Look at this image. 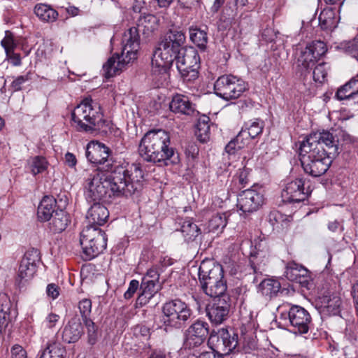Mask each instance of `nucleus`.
I'll return each instance as SVG.
<instances>
[{
    "label": "nucleus",
    "mask_w": 358,
    "mask_h": 358,
    "mask_svg": "<svg viewBox=\"0 0 358 358\" xmlns=\"http://www.w3.org/2000/svg\"><path fill=\"white\" fill-rule=\"evenodd\" d=\"M110 149L99 141L87 145L86 157L92 164L102 165L88 178L86 196L92 201L110 198H129L143 187V173L138 164L129 169L115 166L109 159Z\"/></svg>",
    "instance_id": "obj_1"
},
{
    "label": "nucleus",
    "mask_w": 358,
    "mask_h": 358,
    "mask_svg": "<svg viewBox=\"0 0 358 358\" xmlns=\"http://www.w3.org/2000/svg\"><path fill=\"white\" fill-rule=\"evenodd\" d=\"M182 31H171L155 50L151 61L152 75L160 78L166 76L169 66L175 61L185 42Z\"/></svg>",
    "instance_id": "obj_2"
},
{
    "label": "nucleus",
    "mask_w": 358,
    "mask_h": 358,
    "mask_svg": "<svg viewBox=\"0 0 358 358\" xmlns=\"http://www.w3.org/2000/svg\"><path fill=\"white\" fill-rule=\"evenodd\" d=\"M138 152L145 161L154 164L169 159L174 154L170 136L163 129L148 131L140 141Z\"/></svg>",
    "instance_id": "obj_3"
},
{
    "label": "nucleus",
    "mask_w": 358,
    "mask_h": 358,
    "mask_svg": "<svg viewBox=\"0 0 358 358\" xmlns=\"http://www.w3.org/2000/svg\"><path fill=\"white\" fill-rule=\"evenodd\" d=\"M72 125L78 131L92 132L104 124L101 107L91 98L84 99L71 113Z\"/></svg>",
    "instance_id": "obj_4"
},
{
    "label": "nucleus",
    "mask_w": 358,
    "mask_h": 358,
    "mask_svg": "<svg viewBox=\"0 0 358 358\" xmlns=\"http://www.w3.org/2000/svg\"><path fill=\"white\" fill-rule=\"evenodd\" d=\"M299 155L304 171L313 177H319L324 174L334 158L328 155L326 150L316 149L304 142L300 144Z\"/></svg>",
    "instance_id": "obj_5"
},
{
    "label": "nucleus",
    "mask_w": 358,
    "mask_h": 358,
    "mask_svg": "<svg viewBox=\"0 0 358 358\" xmlns=\"http://www.w3.org/2000/svg\"><path fill=\"white\" fill-rule=\"evenodd\" d=\"M341 138L343 141L348 139L349 136L343 130L326 131L310 134L302 142L310 145L316 149L326 150L328 155L336 157L341 150Z\"/></svg>",
    "instance_id": "obj_6"
},
{
    "label": "nucleus",
    "mask_w": 358,
    "mask_h": 358,
    "mask_svg": "<svg viewBox=\"0 0 358 358\" xmlns=\"http://www.w3.org/2000/svg\"><path fill=\"white\" fill-rule=\"evenodd\" d=\"M192 315L188 306L180 299H174L165 303L162 306L160 322L161 328L169 331L173 328H181Z\"/></svg>",
    "instance_id": "obj_7"
},
{
    "label": "nucleus",
    "mask_w": 358,
    "mask_h": 358,
    "mask_svg": "<svg viewBox=\"0 0 358 358\" xmlns=\"http://www.w3.org/2000/svg\"><path fill=\"white\" fill-rule=\"evenodd\" d=\"M105 233L98 227L87 225L80 233V243L87 259H90L106 248Z\"/></svg>",
    "instance_id": "obj_8"
},
{
    "label": "nucleus",
    "mask_w": 358,
    "mask_h": 358,
    "mask_svg": "<svg viewBox=\"0 0 358 358\" xmlns=\"http://www.w3.org/2000/svg\"><path fill=\"white\" fill-rule=\"evenodd\" d=\"M214 90L217 96L229 101L239 98L248 90V85L236 76L224 75L217 79L214 84Z\"/></svg>",
    "instance_id": "obj_9"
},
{
    "label": "nucleus",
    "mask_w": 358,
    "mask_h": 358,
    "mask_svg": "<svg viewBox=\"0 0 358 358\" xmlns=\"http://www.w3.org/2000/svg\"><path fill=\"white\" fill-rule=\"evenodd\" d=\"M327 52L325 43L320 41H314L305 48H301L297 57V65L301 74L309 72L317 61Z\"/></svg>",
    "instance_id": "obj_10"
},
{
    "label": "nucleus",
    "mask_w": 358,
    "mask_h": 358,
    "mask_svg": "<svg viewBox=\"0 0 358 358\" xmlns=\"http://www.w3.org/2000/svg\"><path fill=\"white\" fill-rule=\"evenodd\" d=\"M280 318L288 322L292 328V331L299 334L308 331L312 321L309 313L304 308L297 305H293L288 313H281Z\"/></svg>",
    "instance_id": "obj_11"
},
{
    "label": "nucleus",
    "mask_w": 358,
    "mask_h": 358,
    "mask_svg": "<svg viewBox=\"0 0 358 358\" xmlns=\"http://www.w3.org/2000/svg\"><path fill=\"white\" fill-rule=\"evenodd\" d=\"M208 343L214 352L229 355L238 345V335H231L227 329L221 328L210 333Z\"/></svg>",
    "instance_id": "obj_12"
},
{
    "label": "nucleus",
    "mask_w": 358,
    "mask_h": 358,
    "mask_svg": "<svg viewBox=\"0 0 358 358\" xmlns=\"http://www.w3.org/2000/svg\"><path fill=\"white\" fill-rule=\"evenodd\" d=\"M342 304L340 293L332 286L322 292L317 299L320 312L325 315H338L341 313Z\"/></svg>",
    "instance_id": "obj_13"
},
{
    "label": "nucleus",
    "mask_w": 358,
    "mask_h": 358,
    "mask_svg": "<svg viewBox=\"0 0 358 358\" xmlns=\"http://www.w3.org/2000/svg\"><path fill=\"white\" fill-rule=\"evenodd\" d=\"M208 334L207 322L200 320L195 322L185 332L184 348L191 350L201 346Z\"/></svg>",
    "instance_id": "obj_14"
},
{
    "label": "nucleus",
    "mask_w": 358,
    "mask_h": 358,
    "mask_svg": "<svg viewBox=\"0 0 358 358\" xmlns=\"http://www.w3.org/2000/svg\"><path fill=\"white\" fill-rule=\"evenodd\" d=\"M40 260L38 250L31 248L24 255L20 262L17 273V281L19 283L31 280L36 271V263Z\"/></svg>",
    "instance_id": "obj_15"
},
{
    "label": "nucleus",
    "mask_w": 358,
    "mask_h": 358,
    "mask_svg": "<svg viewBox=\"0 0 358 358\" xmlns=\"http://www.w3.org/2000/svg\"><path fill=\"white\" fill-rule=\"evenodd\" d=\"M228 299L227 296L217 297L207 306V316L212 323L220 324L228 318L230 310Z\"/></svg>",
    "instance_id": "obj_16"
},
{
    "label": "nucleus",
    "mask_w": 358,
    "mask_h": 358,
    "mask_svg": "<svg viewBox=\"0 0 358 358\" xmlns=\"http://www.w3.org/2000/svg\"><path fill=\"white\" fill-rule=\"evenodd\" d=\"M262 193L254 189L243 191L238 198V206L244 213L257 210L264 203Z\"/></svg>",
    "instance_id": "obj_17"
},
{
    "label": "nucleus",
    "mask_w": 358,
    "mask_h": 358,
    "mask_svg": "<svg viewBox=\"0 0 358 358\" xmlns=\"http://www.w3.org/2000/svg\"><path fill=\"white\" fill-rule=\"evenodd\" d=\"M122 57L127 55L130 59L135 60L140 46V36L136 27H131L125 31L122 35Z\"/></svg>",
    "instance_id": "obj_18"
},
{
    "label": "nucleus",
    "mask_w": 358,
    "mask_h": 358,
    "mask_svg": "<svg viewBox=\"0 0 358 358\" xmlns=\"http://www.w3.org/2000/svg\"><path fill=\"white\" fill-rule=\"evenodd\" d=\"M308 197V192H305L304 181L301 178H296L287 183L282 192V198L285 202H301Z\"/></svg>",
    "instance_id": "obj_19"
},
{
    "label": "nucleus",
    "mask_w": 358,
    "mask_h": 358,
    "mask_svg": "<svg viewBox=\"0 0 358 358\" xmlns=\"http://www.w3.org/2000/svg\"><path fill=\"white\" fill-rule=\"evenodd\" d=\"M285 275L289 280L296 282L303 287H308L310 280L309 272L303 266L294 262L287 263Z\"/></svg>",
    "instance_id": "obj_20"
},
{
    "label": "nucleus",
    "mask_w": 358,
    "mask_h": 358,
    "mask_svg": "<svg viewBox=\"0 0 358 358\" xmlns=\"http://www.w3.org/2000/svg\"><path fill=\"white\" fill-rule=\"evenodd\" d=\"M133 61L127 55L122 57V54L120 55L117 53L114 54L103 66L105 76L110 78L119 74L126 68L128 64Z\"/></svg>",
    "instance_id": "obj_21"
},
{
    "label": "nucleus",
    "mask_w": 358,
    "mask_h": 358,
    "mask_svg": "<svg viewBox=\"0 0 358 358\" xmlns=\"http://www.w3.org/2000/svg\"><path fill=\"white\" fill-rule=\"evenodd\" d=\"M109 217V212L107 208L99 202H95L89 208L86 218L89 222L88 225L101 226L104 224Z\"/></svg>",
    "instance_id": "obj_22"
},
{
    "label": "nucleus",
    "mask_w": 358,
    "mask_h": 358,
    "mask_svg": "<svg viewBox=\"0 0 358 358\" xmlns=\"http://www.w3.org/2000/svg\"><path fill=\"white\" fill-rule=\"evenodd\" d=\"M199 55L193 48H186L182 46L175 59L178 71H184L185 65L189 66H199Z\"/></svg>",
    "instance_id": "obj_23"
},
{
    "label": "nucleus",
    "mask_w": 358,
    "mask_h": 358,
    "mask_svg": "<svg viewBox=\"0 0 358 358\" xmlns=\"http://www.w3.org/2000/svg\"><path fill=\"white\" fill-rule=\"evenodd\" d=\"M201 286L206 294L210 297L217 298L226 296L227 290L226 281L224 280V275L217 278H212L210 280L201 282Z\"/></svg>",
    "instance_id": "obj_24"
},
{
    "label": "nucleus",
    "mask_w": 358,
    "mask_h": 358,
    "mask_svg": "<svg viewBox=\"0 0 358 358\" xmlns=\"http://www.w3.org/2000/svg\"><path fill=\"white\" fill-rule=\"evenodd\" d=\"M222 275H224V271L220 264H215L212 260H203L201 262L199 268L200 283L210 280L212 278H220Z\"/></svg>",
    "instance_id": "obj_25"
},
{
    "label": "nucleus",
    "mask_w": 358,
    "mask_h": 358,
    "mask_svg": "<svg viewBox=\"0 0 358 358\" xmlns=\"http://www.w3.org/2000/svg\"><path fill=\"white\" fill-rule=\"evenodd\" d=\"M83 334L82 324L79 319L72 318L62 330V340L67 343H74L79 341Z\"/></svg>",
    "instance_id": "obj_26"
},
{
    "label": "nucleus",
    "mask_w": 358,
    "mask_h": 358,
    "mask_svg": "<svg viewBox=\"0 0 358 358\" xmlns=\"http://www.w3.org/2000/svg\"><path fill=\"white\" fill-rule=\"evenodd\" d=\"M170 109L175 113L191 115L194 112V108L189 98L182 94H176L173 96L169 103Z\"/></svg>",
    "instance_id": "obj_27"
},
{
    "label": "nucleus",
    "mask_w": 358,
    "mask_h": 358,
    "mask_svg": "<svg viewBox=\"0 0 358 358\" xmlns=\"http://www.w3.org/2000/svg\"><path fill=\"white\" fill-rule=\"evenodd\" d=\"M11 306L8 296L5 293H0V334L11 320Z\"/></svg>",
    "instance_id": "obj_28"
},
{
    "label": "nucleus",
    "mask_w": 358,
    "mask_h": 358,
    "mask_svg": "<svg viewBox=\"0 0 358 358\" xmlns=\"http://www.w3.org/2000/svg\"><path fill=\"white\" fill-rule=\"evenodd\" d=\"M148 278H143L140 285L141 292L138 296V300L141 304L147 303L161 287L159 283L153 282L152 280H148Z\"/></svg>",
    "instance_id": "obj_29"
},
{
    "label": "nucleus",
    "mask_w": 358,
    "mask_h": 358,
    "mask_svg": "<svg viewBox=\"0 0 358 358\" xmlns=\"http://www.w3.org/2000/svg\"><path fill=\"white\" fill-rule=\"evenodd\" d=\"M56 199L51 196H45L38 207V217L41 221L50 220L51 217L53 215V213H55L56 207Z\"/></svg>",
    "instance_id": "obj_30"
},
{
    "label": "nucleus",
    "mask_w": 358,
    "mask_h": 358,
    "mask_svg": "<svg viewBox=\"0 0 358 358\" xmlns=\"http://www.w3.org/2000/svg\"><path fill=\"white\" fill-rule=\"evenodd\" d=\"M158 18L149 13H142L137 20L138 30H141L144 34H149L157 29Z\"/></svg>",
    "instance_id": "obj_31"
},
{
    "label": "nucleus",
    "mask_w": 358,
    "mask_h": 358,
    "mask_svg": "<svg viewBox=\"0 0 358 358\" xmlns=\"http://www.w3.org/2000/svg\"><path fill=\"white\" fill-rule=\"evenodd\" d=\"M264 122L259 119H255L246 122L241 131L238 133V138L243 136V138H255L262 134L264 128Z\"/></svg>",
    "instance_id": "obj_32"
},
{
    "label": "nucleus",
    "mask_w": 358,
    "mask_h": 358,
    "mask_svg": "<svg viewBox=\"0 0 358 358\" xmlns=\"http://www.w3.org/2000/svg\"><path fill=\"white\" fill-rule=\"evenodd\" d=\"M358 94V76L350 79L347 83L337 90L336 96L338 100H346L354 98Z\"/></svg>",
    "instance_id": "obj_33"
},
{
    "label": "nucleus",
    "mask_w": 358,
    "mask_h": 358,
    "mask_svg": "<svg viewBox=\"0 0 358 358\" xmlns=\"http://www.w3.org/2000/svg\"><path fill=\"white\" fill-rule=\"evenodd\" d=\"M50 220L49 228L53 233H60L63 231L69 222V215L66 212L63 210L56 211Z\"/></svg>",
    "instance_id": "obj_34"
},
{
    "label": "nucleus",
    "mask_w": 358,
    "mask_h": 358,
    "mask_svg": "<svg viewBox=\"0 0 358 358\" xmlns=\"http://www.w3.org/2000/svg\"><path fill=\"white\" fill-rule=\"evenodd\" d=\"M319 25L322 29L331 30L336 27V13L331 8H325L320 14Z\"/></svg>",
    "instance_id": "obj_35"
},
{
    "label": "nucleus",
    "mask_w": 358,
    "mask_h": 358,
    "mask_svg": "<svg viewBox=\"0 0 358 358\" xmlns=\"http://www.w3.org/2000/svg\"><path fill=\"white\" fill-rule=\"evenodd\" d=\"M34 13L40 20L47 22H52L58 17L57 11L47 4H37L34 8Z\"/></svg>",
    "instance_id": "obj_36"
},
{
    "label": "nucleus",
    "mask_w": 358,
    "mask_h": 358,
    "mask_svg": "<svg viewBox=\"0 0 358 358\" xmlns=\"http://www.w3.org/2000/svg\"><path fill=\"white\" fill-rule=\"evenodd\" d=\"M66 350L61 343L53 342L48 343L43 350L40 358H65Z\"/></svg>",
    "instance_id": "obj_37"
},
{
    "label": "nucleus",
    "mask_w": 358,
    "mask_h": 358,
    "mask_svg": "<svg viewBox=\"0 0 358 358\" xmlns=\"http://www.w3.org/2000/svg\"><path fill=\"white\" fill-rule=\"evenodd\" d=\"M189 38L191 41L199 48L204 49L208 43V34L205 30L197 27H191L189 29Z\"/></svg>",
    "instance_id": "obj_38"
},
{
    "label": "nucleus",
    "mask_w": 358,
    "mask_h": 358,
    "mask_svg": "<svg viewBox=\"0 0 358 358\" xmlns=\"http://www.w3.org/2000/svg\"><path fill=\"white\" fill-rule=\"evenodd\" d=\"M259 289L263 295L272 297L280 291V284L274 279H264L260 282Z\"/></svg>",
    "instance_id": "obj_39"
},
{
    "label": "nucleus",
    "mask_w": 358,
    "mask_h": 358,
    "mask_svg": "<svg viewBox=\"0 0 358 358\" xmlns=\"http://www.w3.org/2000/svg\"><path fill=\"white\" fill-rule=\"evenodd\" d=\"M180 231L187 241H194L200 234V229L191 220L182 222Z\"/></svg>",
    "instance_id": "obj_40"
},
{
    "label": "nucleus",
    "mask_w": 358,
    "mask_h": 358,
    "mask_svg": "<svg viewBox=\"0 0 358 358\" xmlns=\"http://www.w3.org/2000/svg\"><path fill=\"white\" fill-rule=\"evenodd\" d=\"M209 122V117L206 115L201 117L198 120L196 124L197 135L199 140L202 142L206 141L208 138V135L210 134Z\"/></svg>",
    "instance_id": "obj_41"
},
{
    "label": "nucleus",
    "mask_w": 358,
    "mask_h": 358,
    "mask_svg": "<svg viewBox=\"0 0 358 358\" xmlns=\"http://www.w3.org/2000/svg\"><path fill=\"white\" fill-rule=\"evenodd\" d=\"M227 223V217L224 214H216L209 220L208 225L209 231L221 232Z\"/></svg>",
    "instance_id": "obj_42"
},
{
    "label": "nucleus",
    "mask_w": 358,
    "mask_h": 358,
    "mask_svg": "<svg viewBox=\"0 0 358 358\" xmlns=\"http://www.w3.org/2000/svg\"><path fill=\"white\" fill-rule=\"evenodd\" d=\"M238 134L226 145L225 150L229 155L234 154L236 150L243 148L248 143V138H243V136L238 139Z\"/></svg>",
    "instance_id": "obj_43"
},
{
    "label": "nucleus",
    "mask_w": 358,
    "mask_h": 358,
    "mask_svg": "<svg viewBox=\"0 0 358 358\" xmlns=\"http://www.w3.org/2000/svg\"><path fill=\"white\" fill-rule=\"evenodd\" d=\"M31 172L37 175L43 172L48 167V162L45 158L40 156L33 157L30 161Z\"/></svg>",
    "instance_id": "obj_44"
},
{
    "label": "nucleus",
    "mask_w": 358,
    "mask_h": 358,
    "mask_svg": "<svg viewBox=\"0 0 358 358\" xmlns=\"http://www.w3.org/2000/svg\"><path fill=\"white\" fill-rule=\"evenodd\" d=\"M184 71H178L185 82H192L198 78L199 66H189L185 65Z\"/></svg>",
    "instance_id": "obj_45"
},
{
    "label": "nucleus",
    "mask_w": 358,
    "mask_h": 358,
    "mask_svg": "<svg viewBox=\"0 0 358 358\" xmlns=\"http://www.w3.org/2000/svg\"><path fill=\"white\" fill-rule=\"evenodd\" d=\"M1 45L5 50L6 54L14 51L17 47V42L14 38L13 34L10 31H5V36L1 42Z\"/></svg>",
    "instance_id": "obj_46"
},
{
    "label": "nucleus",
    "mask_w": 358,
    "mask_h": 358,
    "mask_svg": "<svg viewBox=\"0 0 358 358\" xmlns=\"http://www.w3.org/2000/svg\"><path fill=\"white\" fill-rule=\"evenodd\" d=\"M327 75V70L324 63L320 64L313 71V78L315 82L323 83Z\"/></svg>",
    "instance_id": "obj_47"
},
{
    "label": "nucleus",
    "mask_w": 358,
    "mask_h": 358,
    "mask_svg": "<svg viewBox=\"0 0 358 358\" xmlns=\"http://www.w3.org/2000/svg\"><path fill=\"white\" fill-rule=\"evenodd\" d=\"M260 257V254H258L257 256L254 259L250 261L251 266L253 269L254 273L255 274L262 273L263 271H264V268L268 262V258H265L262 261L259 262Z\"/></svg>",
    "instance_id": "obj_48"
},
{
    "label": "nucleus",
    "mask_w": 358,
    "mask_h": 358,
    "mask_svg": "<svg viewBox=\"0 0 358 358\" xmlns=\"http://www.w3.org/2000/svg\"><path fill=\"white\" fill-rule=\"evenodd\" d=\"M343 45V48L345 52L358 60V36L353 41L345 43Z\"/></svg>",
    "instance_id": "obj_49"
},
{
    "label": "nucleus",
    "mask_w": 358,
    "mask_h": 358,
    "mask_svg": "<svg viewBox=\"0 0 358 358\" xmlns=\"http://www.w3.org/2000/svg\"><path fill=\"white\" fill-rule=\"evenodd\" d=\"M78 308L83 320L88 319L91 313L92 302L88 299H84L79 302Z\"/></svg>",
    "instance_id": "obj_50"
},
{
    "label": "nucleus",
    "mask_w": 358,
    "mask_h": 358,
    "mask_svg": "<svg viewBox=\"0 0 358 358\" xmlns=\"http://www.w3.org/2000/svg\"><path fill=\"white\" fill-rule=\"evenodd\" d=\"M87 329L89 342L94 344L96 339L97 329L94 323L90 319L83 320Z\"/></svg>",
    "instance_id": "obj_51"
},
{
    "label": "nucleus",
    "mask_w": 358,
    "mask_h": 358,
    "mask_svg": "<svg viewBox=\"0 0 358 358\" xmlns=\"http://www.w3.org/2000/svg\"><path fill=\"white\" fill-rule=\"evenodd\" d=\"M10 358H29L27 350L20 345L15 344L10 348Z\"/></svg>",
    "instance_id": "obj_52"
},
{
    "label": "nucleus",
    "mask_w": 358,
    "mask_h": 358,
    "mask_svg": "<svg viewBox=\"0 0 358 358\" xmlns=\"http://www.w3.org/2000/svg\"><path fill=\"white\" fill-rule=\"evenodd\" d=\"M59 319L60 317L59 315L50 313L45 317L43 324L47 328L52 329L58 324Z\"/></svg>",
    "instance_id": "obj_53"
},
{
    "label": "nucleus",
    "mask_w": 358,
    "mask_h": 358,
    "mask_svg": "<svg viewBox=\"0 0 358 358\" xmlns=\"http://www.w3.org/2000/svg\"><path fill=\"white\" fill-rule=\"evenodd\" d=\"M29 73L25 76H20L17 77L12 83L11 86L15 91L20 90L22 85L27 80L30 79Z\"/></svg>",
    "instance_id": "obj_54"
},
{
    "label": "nucleus",
    "mask_w": 358,
    "mask_h": 358,
    "mask_svg": "<svg viewBox=\"0 0 358 358\" xmlns=\"http://www.w3.org/2000/svg\"><path fill=\"white\" fill-rule=\"evenodd\" d=\"M139 287V282L136 280H132L129 282V287L125 292L124 296L126 299H131Z\"/></svg>",
    "instance_id": "obj_55"
},
{
    "label": "nucleus",
    "mask_w": 358,
    "mask_h": 358,
    "mask_svg": "<svg viewBox=\"0 0 358 358\" xmlns=\"http://www.w3.org/2000/svg\"><path fill=\"white\" fill-rule=\"evenodd\" d=\"M59 287L57 285L51 283L48 285L46 288V293L49 297L52 298V299H55L59 295Z\"/></svg>",
    "instance_id": "obj_56"
},
{
    "label": "nucleus",
    "mask_w": 358,
    "mask_h": 358,
    "mask_svg": "<svg viewBox=\"0 0 358 358\" xmlns=\"http://www.w3.org/2000/svg\"><path fill=\"white\" fill-rule=\"evenodd\" d=\"M6 57L9 62L15 66H17L21 64L20 55L19 54L15 53L14 51L8 52V55H6Z\"/></svg>",
    "instance_id": "obj_57"
},
{
    "label": "nucleus",
    "mask_w": 358,
    "mask_h": 358,
    "mask_svg": "<svg viewBox=\"0 0 358 358\" xmlns=\"http://www.w3.org/2000/svg\"><path fill=\"white\" fill-rule=\"evenodd\" d=\"M159 274L156 268H150L146 273V275L143 278H148V280H152L153 282L159 283Z\"/></svg>",
    "instance_id": "obj_58"
},
{
    "label": "nucleus",
    "mask_w": 358,
    "mask_h": 358,
    "mask_svg": "<svg viewBox=\"0 0 358 358\" xmlns=\"http://www.w3.org/2000/svg\"><path fill=\"white\" fill-rule=\"evenodd\" d=\"M355 327L352 324H348L345 331V335L348 339L352 342L356 340V334L354 331Z\"/></svg>",
    "instance_id": "obj_59"
},
{
    "label": "nucleus",
    "mask_w": 358,
    "mask_h": 358,
    "mask_svg": "<svg viewBox=\"0 0 358 358\" xmlns=\"http://www.w3.org/2000/svg\"><path fill=\"white\" fill-rule=\"evenodd\" d=\"M65 161L68 166H69L70 167H73L74 166H76L77 162L75 155L70 152H67L65 155Z\"/></svg>",
    "instance_id": "obj_60"
},
{
    "label": "nucleus",
    "mask_w": 358,
    "mask_h": 358,
    "mask_svg": "<svg viewBox=\"0 0 358 358\" xmlns=\"http://www.w3.org/2000/svg\"><path fill=\"white\" fill-rule=\"evenodd\" d=\"M328 229L333 232L336 231L338 229L341 231L343 229V227L341 226L340 223L336 220L329 222L328 224Z\"/></svg>",
    "instance_id": "obj_61"
},
{
    "label": "nucleus",
    "mask_w": 358,
    "mask_h": 358,
    "mask_svg": "<svg viewBox=\"0 0 358 358\" xmlns=\"http://www.w3.org/2000/svg\"><path fill=\"white\" fill-rule=\"evenodd\" d=\"M195 358H223L221 355L216 356L214 352H204Z\"/></svg>",
    "instance_id": "obj_62"
},
{
    "label": "nucleus",
    "mask_w": 358,
    "mask_h": 358,
    "mask_svg": "<svg viewBox=\"0 0 358 358\" xmlns=\"http://www.w3.org/2000/svg\"><path fill=\"white\" fill-rule=\"evenodd\" d=\"M225 0H215L211 7V10L213 13H217L221 6L224 3Z\"/></svg>",
    "instance_id": "obj_63"
},
{
    "label": "nucleus",
    "mask_w": 358,
    "mask_h": 358,
    "mask_svg": "<svg viewBox=\"0 0 358 358\" xmlns=\"http://www.w3.org/2000/svg\"><path fill=\"white\" fill-rule=\"evenodd\" d=\"M66 13L72 16V17H74V16H76L79 14V11L80 10L78 9V8L76 7V6H68L66 8Z\"/></svg>",
    "instance_id": "obj_64"
}]
</instances>
